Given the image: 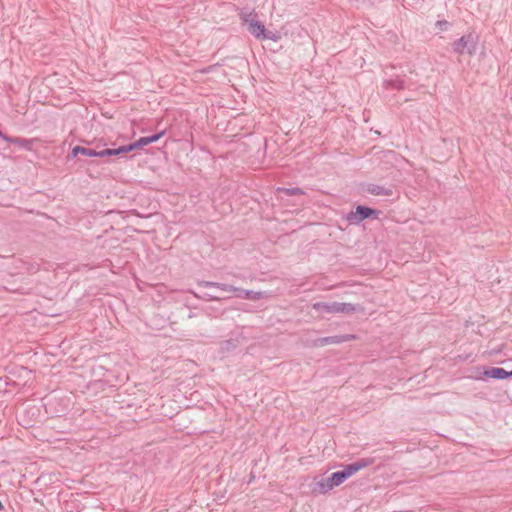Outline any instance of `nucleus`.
<instances>
[{
  "label": "nucleus",
  "mask_w": 512,
  "mask_h": 512,
  "mask_svg": "<svg viewBox=\"0 0 512 512\" xmlns=\"http://www.w3.org/2000/svg\"><path fill=\"white\" fill-rule=\"evenodd\" d=\"M374 463L373 458H361L346 465L342 470L332 473L328 478L318 483L320 491L326 493L336 486L341 485L350 476Z\"/></svg>",
  "instance_id": "nucleus-1"
},
{
  "label": "nucleus",
  "mask_w": 512,
  "mask_h": 512,
  "mask_svg": "<svg viewBox=\"0 0 512 512\" xmlns=\"http://www.w3.org/2000/svg\"><path fill=\"white\" fill-rule=\"evenodd\" d=\"M198 286L200 287H216L224 292H233L235 293L236 297L244 298L248 300H260L262 298H265L267 295L265 292L262 291H253V290H244L238 287H234L229 284L219 283V282H212V281H198Z\"/></svg>",
  "instance_id": "nucleus-2"
},
{
  "label": "nucleus",
  "mask_w": 512,
  "mask_h": 512,
  "mask_svg": "<svg viewBox=\"0 0 512 512\" xmlns=\"http://www.w3.org/2000/svg\"><path fill=\"white\" fill-rule=\"evenodd\" d=\"M313 310L325 312L328 314H353L358 310V306L351 303L341 302H323L319 301L312 304Z\"/></svg>",
  "instance_id": "nucleus-3"
},
{
  "label": "nucleus",
  "mask_w": 512,
  "mask_h": 512,
  "mask_svg": "<svg viewBox=\"0 0 512 512\" xmlns=\"http://www.w3.org/2000/svg\"><path fill=\"white\" fill-rule=\"evenodd\" d=\"M477 37L472 33L465 34L452 44L453 51L457 54L467 53L474 55L477 48Z\"/></svg>",
  "instance_id": "nucleus-4"
},
{
  "label": "nucleus",
  "mask_w": 512,
  "mask_h": 512,
  "mask_svg": "<svg viewBox=\"0 0 512 512\" xmlns=\"http://www.w3.org/2000/svg\"><path fill=\"white\" fill-rule=\"evenodd\" d=\"M379 213V210L363 205H358L354 211H350L347 214L346 219L350 224H359L363 220L368 219L370 217L377 218Z\"/></svg>",
  "instance_id": "nucleus-5"
},
{
  "label": "nucleus",
  "mask_w": 512,
  "mask_h": 512,
  "mask_svg": "<svg viewBox=\"0 0 512 512\" xmlns=\"http://www.w3.org/2000/svg\"><path fill=\"white\" fill-rule=\"evenodd\" d=\"M244 339L243 335L240 334L236 338H230L219 343V353L222 356H226L234 352Z\"/></svg>",
  "instance_id": "nucleus-6"
},
{
  "label": "nucleus",
  "mask_w": 512,
  "mask_h": 512,
  "mask_svg": "<svg viewBox=\"0 0 512 512\" xmlns=\"http://www.w3.org/2000/svg\"><path fill=\"white\" fill-rule=\"evenodd\" d=\"M355 339L354 335L351 334H345V335H336V336H328V337H322L317 340H315V346H326L330 344H341L344 342H348L350 340Z\"/></svg>",
  "instance_id": "nucleus-7"
},
{
  "label": "nucleus",
  "mask_w": 512,
  "mask_h": 512,
  "mask_svg": "<svg viewBox=\"0 0 512 512\" xmlns=\"http://www.w3.org/2000/svg\"><path fill=\"white\" fill-rule=\"evenodd\" d=\"M101 154H102V150L98 151L96 149H92V148H88V147H83V146L77 145V146L72 148L71 152L67 156V159L71 160V159L77 157L78 155H84V156H87V157H99V158H102Z\"/></svg>",
  "instance_id": "nucleus-8"
},
{
  "label": "nucleus",
  "mask_w": 512,
  "mask_h": 512,
  "mask_svg": "<svg viewBox=\"0 0 512 512\" xmlns=\"http://www.w3.org/2000/svg\"><path fill=\"white\" fill-rule=\"evenodd\" d=\"M365 191L375 196L390 197L393 195V190L390 187H385L373 183L366 184Z\"/></svg>",
  "instance_id": "nucleus-9"
},
{
  "label": "nucleus",
  "mask_w": 512,
  "mask_h": 512,
  "mask_svg": "<svg viewBox=\"0 0 512 512\" xmlns=\"http://www.w3.org/2000/svg\"><path fill=\"white\" fill-rule=\"evenodd\" d=\"M483 376L497 380H503L510 378V371H506L505 369L500 367H491L483 372Z\"/></svg>",
  "instance_id": "nucleus-10"
},
{
  "label": "nucleus",
  "mask_w": 512,
  "mask_h": 512,
  "mask_svg": "<svg viewBox=\"0 0 512 512\" xmlns=\"http://www.w3.org/2000/svg\"><path fill=\"white\" fill-rule=\"evenodd\" d=\"M4 141L6 142H9V143H13V144H16L18 146H20L21 148L27 150V151H32L33 149V144L35 142L34 139H25V138H21V137H11V136H8L7 134L5 135Z\"/></svg>",
  "instance_id": "nucleus-11"
},
{
  "label": "nucleus",
  "mask_w": 512,
  "mask_h": 512,
  "mask_svg": "<svg viewBox=\"0 0 512 512\" xmlns=\"http://www.w3.org/2000/svg\"><path fill=\"white\" fill-rule=\"evenodd\" d=\"M247 29L257 39H260L266 30L264 24L255 19H251Z\"/></svg>",
  "instance_id": "nucleus-12"
},
{
  "label": "nucleus",
  "mask_w": 512,
  "mask_h": 512,
  "mask_svg": "<svg viewBox=\"0 0 512 512\" xmlns=\"http://www.w3.org/2000/svg\"><path fill=\"white\" fill-rule=\"evenodd\" d=\"M131 151H132V148L130 147V144H128V145L120 146L115 149H110V148L103 149L101 156H102V158L110 157V156H118V155L126 154Z\"/></svg>",
  "instance_id": "nucleus-13"
},
{
  "label": "nucleus",
  "mask_w": 512,
  "mask_h": 512,
  "mask_svg": "<svg viewBox=\"0 0 512 512\" xmlns=\"http://www.w3.org/2000/svg\"><path fill=\"white\" fill-rule=\"evenodd\" d=\"M384 86L386 88L402 90L404 88V80L397 76L394 79L384 81Z\"/></svg>",
  "instance_id": "nucleus-14"
},
{
  "label": "nucleus",
  "mask_w": 512,
  "mask_h": 512,
  "mask_svg": "<svg viewBox=\"0 0 512 512\" xmlns=\"http://www.w3.org/2000/svg\"><path fill=\"white\" fill-rule=\"evenodd\" d=\"M150 144L149 138L147 137H141L137 141L130 143V147L132 148V151L142 148L146 145Z\"/></svg>",
  "instance_id": "nucleus-15"
},
{
  "label": "nucleus",
  "mask_w": 512,
  "mask_h": 512,
  "mask_svg": "<svg viewBox=\"0 0 512 512\" xmlns=\"http://www.w3.org/2000/svg\"><path fill=\"white\" fill-rule=\"evenodd\" d=\"M279 191L284 192L286 195L295 196V195H303L304 191L301 188L293 187V188H279Z\"/></svg>",
  "instance_id": "nucleus-16"
},
{
  "label": "nucleus",
  "mask_w": 512,
  "mask_h": 512,
  "mask_svg": "<svg viewBox=\"0 0 512 512\" xmlns=\"http://www.w3.org/2000/svg\"><path fill=\"white\" fill-rule=\"evenodd\" d=\"M277 38L278 37L275 35V33L265 30V32L263 33V35L261 36L260 39H270V40L276 41Z\"/></svg>",
  "instance_id": "nucleus-17"
},
{
  "label": "nucleus",
  "mask_w": 512,
  "mask_h": 512,
  "mask_svg": "<svg viewBox=\"0 0 512 512\" xmlns=\"http://www.w3.org/2000/svg\"><path fill=\"white\" fill-rule=\"evenodd\" d=\"M436 27L439 28L441 31H444L447 29L448 25H449V22L446 21V20H438L436 22Z\"/></svg>",
  "instance_id": "nucleus-18"
},
{
  "label": "nucleus",
  "mask_w": 512,
  "mask_h": 512,
  "mask_svg": "<svg viewBox=\"0 0 512 512\" xmlns=\"http://www.w3.org/2000/svg\"><path fill=\"white\" fill-rule=\"evenodd\" d=\"M164 134H165V131H161L159 133L148 136L150 144L158 141Z\"/></svg>",
  "instance_id": "nucleus-19"
},
{
  "label": "nucleus",
  "mask_w": 512,
  "mask_h": 512,
  "mask_svg": "<svg viewBox=\"0 0 512 512\" xmlns=\"http://www.w3.org/2000/svg\"><path fill=\"white\" fill-rule=\"evenodd\" d=\"M251 15H252L251 12H249V13L241 12L240 13V19L242 20L243 23H247L249 25V22L251 21L250 20V16Z\"/></svg>",
  "instance_id": "nucleus-20"
},
{
  "label": "nucleus",
  "mask_w": 512,
  "mask_h": 512,
  "mask_svg": "<svg viewBox=\"0 0 512 512\" xmlns=\"http://www.w3.org/2000/svg\"><path fill=\"white\" fill-rule=\"evenodd\" d=\"M204 300H208V301H217L219 300L220 298L217 297V296H213V295H210V294H205L204 297H203Z\"/></svg>",
  "instance_id": "nucleus-21"
},
{
  "label": "nucleus",
  "mask_w": 512,
  "mask_h": 512,
  "mask_svg": "<svg viewBox=\"0 0 512 512\" xmlns=\"http://www.w3.org/2000/svg\"><path fill=\"white\" fill-rule=\"evenodd\" d=\"M5 135H6V134H5V133H3V132L0 130V138L4 139Z\"/></svg>",
  "instance_id": "nucleus-22"
},
{
  "label": "nucleus",
  "mask_w": 512,
  "mask_h": 512,
  "mask_svg": "<svg viewBox=\"0 0 512 512\" xmlns=\"http://www.w3.org/2000/svg\"><path fill=\"white\" fill-rule=\"evenodd\" d=\"M210 69H211V67H209L208 69L203 70V72H209Z\"/></svg>",
  "instance_id": "nucleus-23"
},
{
  "label": "nucleus",
  "mask_w": 512,
  "mask_h": 512,
  "mask_svg": "<svg viewBox=\"0 0 512 512\" xmlns=\"http://www.w3.org/2000/svg\"><path fill=\"white\" fill-rule=\"evenodd\" d=\"M510 377H512V370L510 371Z\"/></svg>",
  "instance_id": "nucleus-24"
}]
</instances>
